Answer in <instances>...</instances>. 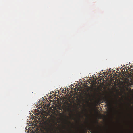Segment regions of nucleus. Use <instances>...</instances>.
I'll return each instance as SVG.
<instances>
[{
	"mask_svg": "<svg viewBox=\"0 0 133 133\" xmlns=\"http://www.w3.org/2000/svg\"><path fill=\"white\" fill-rule=\"evenodd\" d=\"M69 109V111H71V108H70Z\"/></svg>",
	"mask_w": 133,
	"mask_h": 133,
	"instance_id": "2",
	"label": "nucleus"
},
{
	"mask_svg": "<svg viewBox=\"0 0 133 133\" xmlns=\"http://www.w3.org/2000/svg\"><path fill=\"white\" fill-rule=\"evenodd\" d=\"M129 105H130V106H131V103H130V104H129Z\"/></svg>",
	"mask_w": 133,
	"mask_h": 133,
	"instance_id": "3",
	"label": "nucleus"
},
{
	"mask_svg": "<svg viewBox=\"0 0 133 133\" xmlns=\"http://www.w3.org/2000/svg\"><path fill=\"white\" fill-rule=\"evenodd\" d=\"M52 130V128L51 126L50 127L46 129L45 131L46 133H49Z\"/></svg>",
	"mask_w": 133,
	"mask_h": 133,
	"instance_id": "1",
	"label": "nucleus"
}]
</instances>
